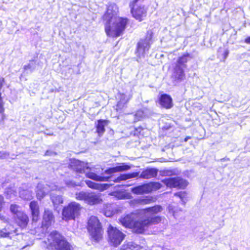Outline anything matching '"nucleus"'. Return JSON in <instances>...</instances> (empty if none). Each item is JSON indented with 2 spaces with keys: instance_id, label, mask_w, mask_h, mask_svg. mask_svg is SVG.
Masks as SVG:
<instances>
[{
  "instance_id": "nucleus-13",
  "label": "nucleus",
  "mask_w": 250,
  "mask_h": 250,
  "mask_svg": "<svg viewBox=\"0 0 250 250\" xmlns=\"http://www.w3.org/2000/svg\"><path fill=\"white\" fill-rule=\"evenodd\" d=\"M158 103L161 107L166 109H169L173 106L172 98L167 94H162L159 96Z\"/></svg>"
},
{
  "instance_id": "nucleus-48",
  "label": "nucleus",
  "mask_w": 250,
  "mask_h": 250,
  "mask_svg": "<svg viewBox=\"0 0 250 250\" xmlns=\"http://www.w3.org/2000/svg\"><path fill=\"white\" fill-rule=\"evenodd\" d=\"M37 199H39V200H40V198H39V197H37Z\"/></svg>"
},
{
  "instance_id": "nucleus-45",
  "label": "nucleus",
  "mask_w": 250,
  "mask_h": 250,
  "mask_svg": "<svg viewBox=\"0 0 250 250\" xmlns=\"http://www.w3.org/2000/svg\"><path fill=\"white\" fill-rule=\"evenodd\" d=\"M190 137L188 136V137H186V138H185L184 141H185V142H186V141H188L189 139H190Z\"/></svg>"
},
{
  "instance_id": "nucleus-1",
  "label": "nucleus",
  "mask_w": 250,
  "mask_h": 250,
  "mask_svg": "<svg viewBox=\"0 0 250 250\" xmlns=\"http://www.w3.org/2000/svg\"><path fill=\"white\" fill-rule=\"evenodd\" d=\"M163 210L160 205H155L138 209L137 212H132L121 217L120 222L126 228L130 229L137 234H144L150 226L162 222L163 217L154 215Z\"/></svg>"
},
{
  "instance_id": "nucleus-47",
  "label": "nucleus",
  "mask_w": 250,
  "mask_h": 250,
  "mask_svg": "<svg viewBox=\"0 0 250 250\" xmlns=\"http://www.w3.org/2000/svg\"><path fill=\"white\" fill-rule=\"evenodd\" d=\"M37 199H39V200H40V198H39V197H37Z\"/></svg>"
},
{
  "instance_id": "nucleus-3",
  "label": "nucleus",
  "mask_w": 250,
  "mask_h": 250,
  "mask_svg": "<svg viewBox=\"0 0 250 250\" xmlns=\"http://www.w3.org/2000/svg\"><path fill=\"white\" fill-rule=\"evenodd\" d=\"M47 248L51 250H73L72 245L66 238L57 230L50 232L47 237Z\"/></svg>"
},
{
  "instance_id": "nucleus-36",
  "label": "nucleus",
  "mask_w": 250,
  "mask_h": 250,
  "mask_svg": "<svg viewBox=\"0 0 250 250\" xmlns=\"http://www.w3.org/2000/svg\"><path fill=\"white\" fill-rule=\"evenodd\" d=\"M144 128L141 126H139L137 127H136L134 130V135L139 136L141 135L142 132L143 131Z\"/></svg>"
},
{
  "instance_id": "nucleus-29",
  "label": "nucleus",
  "mask_w": 250,
  "mask_h": 250,
  "mask_svg": "<svg viewBox=\"0 0 250 250\" xmlns=\"http://www.w3.org/2000/svg\"><path fill=\"white\" fill-rule=\"evenodd\" d=\"M139 173H131L127 174H124L121 176L119 181L125 180L128 179L135 177L138 176Z\"/></svg>"
},
{
  "instance_id": "nucleus-31",
  "label": "nucleus",
  "mask_w": 250,
  "mask_h": 250,
  "mask_svg": "<svg viewBox=\"0 0 250 250\" xmlns=\"http://www.w3.org/2000/svg\"><path fill=\"white\" fill-rule=\"evenodd\" d=\"M11 234V232L7 231L5 228L0 229V238L9 237Z\"/></svg>"
},
{
  "instance_id": "nucleus-16",
  "label": "nucleus",
  "mask_w": 250,
  "mask_h": 250,
  "mask_svg": "<svg viewBox=\"0 0 250 250\" xmlns=\"http://www.w3.org/2000/svg\"><path fill=\"white\" fill-rule=\"evenodd\" d=\"M109 123V121L106 119H99L95 124L96 132L99 136L103 135L105 131V126Z\"/></svg>"
},
{
  "instance_id": "nucleus-5",
  "label": "nucleus",
  "mask_w": 250,
  "mask_h": 250,
  "mask_svg": "<svg viewBox=\"0 0 250 250\" xmlns=\"http://www.w3.org/2000/svg\"><path fill=\"white\" fill-rule=\"evenodd\" d=\"M82 208L81 204L76 202H70L62 208V219L66 221L75 220L80 216Z\"/></svg>"
},
{
  "instance_id": "nucleus-8",
  "label": "nucleus",
  "mask_w": 250,
  "mask_h": 250,
  "mask_svg": "<svg viewBox=\"0 0 250 250\" xmlns=\"http://www.w3.org/2000/svg\"><path fill=\"white\" fill-rule=\"evenodd\" d=\"M157 198L152 196H146L134 199L129 202L130 206L132 208L137 207L140 206H144L156 201Z\"/></svg>"
},
{
  "instance_id": "nucleus-26",
  "label": "nucleus",
  "mask_w": 250,
  "mask_h": 250,
  "mask_svg": "<svg viewBox=\"0 0 250 250\" xmlns=\"http://www.w3.org/2000/svg\"><path fill=\"white\" fill-rule=\"evenodd\" d=\"M147 185L149 187L150 193L152 191L159 189L162 187L161 184L158 182H150L148 183Z\"/></svg>"
},
{
  "instance_id": "nucleus-21",
  "label": "nucleus",
  "mask_w": 250,
  "mask_h": 250,
  "mask_svg": "<svg viewBox=\"0 0 250 250\" xmlns=\"http://www.w3.org/2000/svg\"><path fill=\"white\" fill-rule=\"evenodd\" d=\"M150 44V42H148L145 40L141 39L137 43V50L139 52L142 51L143 53H145L149 50Z\"/></svg>"
},
{
  "instance_id": "nucleus-37",
  "label": "nucleus",
  "mask_w": 250,
  "mask_h": 250,
  "mask_svg": "<svg viewBox=\"0 0 250 250\" xmlns=\"http://www.w3.org/2000/svg\"><path fill=\"white\" fill-rule=\"evenodd\" d=\"M139 0H132L129 4L130 8L136 7V3L138 2Z\"/></svg>"
},
{
  "instance_id": "nucleus-11",
  "label": "nucleus",
  "mask_w": 250,
  "mask_h": 250,
  "mask_svg": "<svg viewBox=\"0 0 250 250\" xmlns=\"http://www.w3.org/2000/svg\"><path fill=\"white\" fill-rule=\"evenodd\" d=\"M30 210L31 220L33 223H37L40 218V210L39 204L36 201H32L29 204Z\"/></svg>"
},
{
  "instance_id": "nucleus-27",
  "label": "nucleus",
  "mask_w": 250,
  "mask_h": 250,
  "mask_svg": "<svg viewBox=\"0 0 250 250\" xmlns=\"http://www.w3.org/2000/svg\"><path fill=\"white\" fill-rule=\"evenodd\" d=\"M136 247H135L131 243H124L119 250H135Z\"/></svg>"
},
{
  "instance_id": "nucleus-7",
  "label": "nucleus",
  "mask_w": 250,
  "mask_h": 250,
  "mask_svg": "<svg viewBox=\"0 0 250 250\" xmlns=\"http://www.w3.org/2000/svg\"><path fill=\"white\" fill-rule=\"evenodd\" d=\"M162 182L168 187L179 189H185L188 185L186 180L180 177L167 178Z\"/></svg>"
},
{
  "instance_id": "nucleus-9",
  "label": "nucleus",
  "mask_w": 250,
  "mask_h": 250,
  "mask_svg": "<svg viewBox=\"0 0 250 250\" xmlns=\"http://www.w3.org/2000/svg\"><path fill=\"white\" fill-rule=\"evenodd\" d=\"M133 18L141 22L147 16V8L145 5H139L130 9Z\"/></svg>"
},
{
  "instance_id": "nucleus-25",
  "label": "nucleus",
  "mask_w": 250,
  "mask_h": 250,
  "mask_svg": "<svg viewBox=\"0 0 250 250\" xmlns=\"http://www.w3.org/2000/svg\"><path fill=\"white\" fill-rule=\"evenodd\" d=\"M116 196L120 199H130L131 195L125 191H119L116 192Z\"/></svg>"
},
{
  "instance_id": "nucleus-34",
  "label": "nucleus",
  "mask_w": 250,
  "mask_h": 250,
  "mask_svg": "<svg viewBox=\"0 0 250 250\" xmlns=\"http://www.w3.org/2000/svg\"><path fill=\"white\" fill-rule=\"evenodd\" d=\"M157 173H141L140 176L145 179H149L152 177H155Z\"/></svg>"
},
{
  "instance_id": "nucleus-19",
  "label": "nucleus",
  "mask_w": 250,
  "mask_h": 250,
  "mask_svg": "<svg viewBox=\"0 0 250 250\" xmlns=\"http://www.w3.org/2000/svg\"><path fill=\"white\" fill-rule=\"evenodd\" d=\"M131 167V166L130 165L123 163L119 164V165L116 167L106 170L105 172H121L129 170Z\"/></svg>"
},
{
  "instance_id": "nucleus-12",
  "label": "nucleus",
  "mask_w": 250,
  "mask_h": 250,
  "mask_svg": "<svg viewBox=\"0 0 250 250\" xmlns=\"http://www.w3.org/2000/svg\"><path fill=\"white\" fill-rule=\"evenodd\" d=\"M15 222L21 229H26L29 222V217L24 212H19L15 218Z\"/></svg>"
},
{
  "instance_id": "nucleus-18",
  "label": "nucleus",
  "mask_w": 250,
  "mask_h": 250,
  "mask_svg": "<svg viewBox=\"0 0 250 250\" xmlns=\"http://www.w3.org/2000/svg\"><path fill=\"white\" fill-rule=\"evenodd\" d=\"M86 176L96 181H117L115 179H111L112 177L111 176H100L98 175L97 173H86Z\"/></svg>"
},
{
  "instance_id": "nucleus-33",
  "label": "nucleus",
  "mask_w": 250,
  "mask_h": 250,
  "mask_svg": "<svg viewBox=\"0 0 250 250\" xmlns=\"http://www.w3.org/2000/svg\"><path fill=\"white\" fill-rule=\"evenodd\" d=\"M153 36V32L151 30H147L145 36V38L143 39L148 42H150L152 41Z\"/></svg>"
},
{
  "instance_id": "nucleus-14",
  "label": "nucleus",
  "mask_w": 250,
  "mask_h": 250,
  "mask_svg": "<svg viewBox=\"0 0 250 250\" xmlns=\"http://www.w3.org/2000/svg\"><path fill=\"white\" fill-rule=\"evenodd\" d=\"M119 100L114 107L116 111H121L126 108L129 100V98L124 93H119Z\"/></svg>"
},
{
  "instance_id": "nucleus-22",
  "label": "nucleus",
  "mask_w": 250,
  "mask_h": 250,
  "mask_svg": "<svg viewBox=\"0 0 250 250\" xmlns=\"http://www.w3.org/2000/svg\"><path fill=\"white\" fill-rule=\"evenodd\" d=\"M190 57V54L188 53H186L184 54L181 57H179L177 60V65L176 67H181L183 66V67H186V63L188 62V57Z\"/></svg>"
},
{
  "instance_id": "nucleus-6",
  "label": "nucleus",
  "mask_w": 250,
  "mask_h": 250,
  "mask_svg": "<svg viewBox=\"0 0 250 250\" xmlns=\"http://www.w3.org/2000/svg\"><path fill=\"white\" fill-rule=\"evenodd\" d=\"M108 241L111 245L116 247L125 238V235L117 228L110 225L107 230Z\"/></svg>"
},
{
  "instance_id": "nucleus-10",
  "label": "nucleus",
  "mask_w": 250,
  "mask_h": 250,
  "mask_svg": "<svg viewBox=\"0 0 250 250\" xmlns=\"http://www.w3.org/2000/svg\"><path fill=\"white\" fill-rule=\"evenodd\" d=\"M54 222L55 216L52 210L48 208H45L42 214V228L48 229Z\"/></svg>"
},
{
  "instance_id": "nucleus-42",
  "label": "nucleus",
  "mask_w": 250,
  "mask_h": 250,
  "mask_svg": "<svg viewBox=\"0 0 250 250\" xmlns=\"http://www.w3.org/2000/svg\"><path fill=\"white\" fill-rule=\"evenodd\" d=\"M143 113H144V111L143 110H142V109L139 110L137 111V112L135 114V116L137 117L138 115H140V114H143Z\"/></svg>"
},
{
  "instance_id": "nucleus-23",
  "label": "nucleus",
  "mask_w": 250,
  "mask_h": 250,
  "mask_svg": "<svg viewBox=\"0 0 250 250\" xmlns=\"http://www.w3.org/2000/svg\"><path fill=\"white\" fill-rule=\"evenodd\" d=\"M70 162L71 164V166H80L83 167V168H85L87 169L91 170V168L87 166L88 165L87 163H85L81 161L80 160L74 158L70 159Z\"/></svg>"
},
{
  "instance_id": "nucleus-40",
  "label": "nucleus",
  "mask_w": 250,
  "mask_h": 250,
  "mask_svg": "<svg viewBox=\"0 0 250 250\" xmlns=\"http://www.w3.org/2000/svg\"><path fill=\"white\" fill-rule=\"evenodd\" d=\"M183 193H182V192H176V193H174V195L176 196L179 197L181 199H182L183 198Z\"/></svg>"
},
{
  "instance_id": "nucleus-28",
  "label": "nucleus",
  "mask_w": 250,
  "mask_h": 250,
  "mask_svg": "<svg viewBox=\"0 0 250 250\" xmlns=\"http://www.w3.org/2000/svg\"><path fill=\"white\" fill-rule=\"evenodd\" d=\"M85 183H86V184L87 185V186L89 188H90L92 189H100L101 188V187H102L101 185H100L98 184H96L91 181H89V180L86 181Z\"/></svg>"
},
{
  "instance_id": "nucleus-49",
  "label": "nucleus",
  "mask_w": 250,
  "mask_h": 250,
  "mask_svg": "<svg viewBox=\"0 0 250 250\" xmlns=\"http://www.w3.org/2000/svg\"><path fill=\"white\" fill-rule=\"evenodd\" d=\"M37 199H39V200H40V198H39V197H37Z\"/></svg>"
},
{
  "instance_id": "nucleus-38",
  "label": "nucleus",
  "mask_w": 250,
  "mask_h": 250,
  "mask_svg": "<svg viewBox=\"0 0 250 250\" xmlns=\"http://www.w3.org/2000/svg\"><path fill=\"white\" fill-rule=\"evenodd\" d=\"M4 198L1 195H0V211L2 209V206H3V205L4 204Z\"/></svg>"
},
{
  "instance_id": "nucleus-4",
  "label": "nucleus",
  "mask_w": 250,
  "mask_h": 250,
  "mask_svg": "<svg viewBox=\"0 0 250 250\" xmlns=\"http://www.w3.org/2000/svg\"><path fill=\"white\" fill-rule=\"evenodd\" d=\"M86 228L91 241L98 243L103 239L104 230L97 216L92 215L88 218Z\"/></svg>"
},
{
  "instance_id": "nucleus-39",
  "label": "nucleus",
  "mask_w": 250,
  "mask_h": 250,
  "mask_svg": "<svg viewBox=\"0 0 250 250\" xmlns=\"http://www.w3.org/2000/svg\"><path fill=\"white\" fill-rule=\"evenodd\" d=\"M5 82L4 79L3 78H0V90L2 88Z\"/></svg>"
},
{
  "instance_id": "nucleus-35",
  "label": "nucleus",
  "mask_w": 250,
  "mask_h": 250,
  "mask_svg": "<svg viewBox=\"0 0 250 250\" xmlns=\"http://www.w3.org/2000/svg\"><path fill=\"white\" fill-rule=\"evenodd\" d=\"M143 172H172L171 170H163L159 171L156 168H147Z\"/></svg>"
},
{
  "instance_id": "nucleus-17",
  "label": "nucleus",
  "mask_w": 250,
  "mask_h": 250,
  "mask_svg": "<svg viewBox=\"0 0 250 250\" xmlns=\"http://www.w3.org/2000/svg\"><path fill=\"white\" fill-rule=\"evenodd\" d=\"M171 78L176 82L184 81L186 79V74L184 69L181 67H175Z\"/></svg>"
},
{
  "instance_id": "nucleus-43",
  "label": "nucleus",
  "mask_w": 250,
  "mask_h": 250,
  "mask_svg": "<svg viewBox=\"0 0 250 250\" xmlns=\"http://www.w3.org/2000/svg\"><path fill=\"white\" fill-rule=\"evenodd\" d=\"M31 68V66L30 64H28L27 65H25L23 66V69L24 70H27L28 69H30Z\"/></svg>"
},
{
  "instance_id": "nucleus-15",
  "label": "nucleus",
  "mask_w": 250,
  "mask_h": 250,
  "mask_svg": "<svg viewBox=\"0 0 250 250\" xmlns=\"http://www.w3.org/2000/svg\"><path fill=\"white\" fill-rule=\"evenodd\" d=\"M103 200L101 194L96 193L94 192H88L86 203L91 206L101 203Z\"/></svg>"
},
{
  "instance_id": "nucleus-24",
  "label": "nucleus",
  "mask_w": 250,
  "mask_h": 250,
  "mask_svg": "<svg viewBox=\"0 0 250 250\" xmlns=\"http://www.w3.org/2000/svg\"><path fill=\"white\" fill-rule=\"evenodd\" d=\"M88 192L81 191L75 194V198L77 200L84 201L86 202Z\"/></svg>"
},
{
  "instance_id": "nucleus-46",
  "label": "nucleus",
  "mask_w": 250,
  "mask_h": 250,
  "mask_svg": "<svg viewBox=\"0 0 250 250\" xmlns=\"http://www.w3.org/2000/svg\"><path fill=\"white\" fill-rule=\"evenodd\" d=\"M3 217V216L2 215V216H1V215H0V219H2V218Z\"/></svg>"
},
{
  "instance_id": "nucleus-44",
  "label": "nucleus",
  "mask_w": 250,
  "mask_h": 250,
  "mask_svg": "<svg viewBox=\"0 0 250 250\" xmlns=\"http://www.w3.org/2000/svg\"><path fill=\"white\" fill-rule=\"evenodd\" d=\"M229 54V52L228 50H226L225 51V52H224V54H223V56H224V58L225 59L227 58V57H228V55Z\"/></svg>"
},
{
  "instance_id": "nucleus-20",
  "label": "nucleus",
  "mask_w": 250,
  "mask_h": 250,
  "mask_svg": "<svg viewBox=\"0 0 250 250\" xmlns=\"http://www.w3.org/2000/svg\"><path fill=\"white\" fill-rule=\"evenodd\" d=\"M149 187L147 184H143L139 186L134 187L132 189L133 193L137 194H143L150 193Z\"/></svg>"
},
{
  "instance_id": "nucleus-30",
  "label": "nucleus",
  "mask_w": 250,
  "mask_h": 250,
  "mask_svg": "<svg viewBox=\"0 0 250 250\" xmlns=\"http://www.w3.org/2000/svg\"><path fill=\"white\" fill-rule=\"evenodd\" d=\"M4 108L3 106V103L2 102L1 94L0 93V115L1 116V119L3 120L5 118L4 115Z\"/></svg>"
},
{
  "instance_id": "nucleus-2",
  "label": "nucleus",
  "mask_w": 250,
  "mask_h": 250,
  "mask_svg": "<svg viewBox=\"0 0 250 250\" xmlns=\"http://www.w3.org/2000/svg\"><path fill=\"white\" fill-rule=\"evenodd\" d=\"M115 17V14L111 10L107 9L102 19L106 22L104 25V31L107 36L113 38L118 37L123 34L129 22L127 17H119L114 23L113 29L111 26L112 21Z\"/></svg>"
},
{
  "instance_id": "nucleus-41",
  "label": "nucleus",
  "mask_w": 250,
  "mask_h": 250,
  "mask_svg": "<svg viewBox=\"0 0 250 250\" xmlns=\"http://www.w3.org/2000/svg\"><path fill=\"white\" fill-rule=\"evenodd\" d=\"M244 42L246 43L250 44V36L245 39Z\"/></svg>"
},
{
  "instance_id": "nucleus-32",
  "label": "nucleus",
  "mask_w": 250,
  "mask_h": 250,
  "mask_svg": "<svg viewBox=\"0 0 250 250\" xmlns=\"http://www.w3.org/2000/svg\"><path fill=\"white\" fill-rule=\"evenodd\" d=\"M19 208H20V206L16 204H11L10 206V210L11 212L13 214L17 215V214H18V213H19V212H20V211H19Z\"/></svg>"
}]
</instances>
